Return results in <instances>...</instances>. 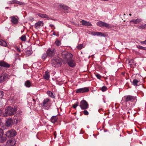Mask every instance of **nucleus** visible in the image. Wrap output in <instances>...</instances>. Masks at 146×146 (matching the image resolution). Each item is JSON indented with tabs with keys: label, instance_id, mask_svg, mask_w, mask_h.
<instances>
[{
	"label": "nucleus",
	"instance_id": "obj_15",
	"mask_svg": "<svg viewBox=\"0 0 146 146\" xmlns=\"http://www.w3.org/2000/svg\"><path fill=\"white\" fill-rule=\"evenodd\" d=\"M43 23L42 21H40L36 23L35 26V27L36 29H38L40 27L43 26Z\"/></svg>",
	"mask_w": 146,
	"mask_h": 146
},
{
	"label": "nucleus",
	"instance_id": "obj_20",
	"mask_svg": "<svg viewBox=\"0 0 146 146\" xmlns=\"http://www.w3.org/2000/svg\"><path fill=\"white\" fill-rule=\"evenodd\" d=\"M132 84L134 86H137L140 85V84L139 80L136 79H134L132 82Z\"/></svg>",
	"mask_w": 146,
	"mask_h": 146
},
{
	"label": "nucleus",
	"instance_id": "obj_27",
	"mask_svg": "<svg viewBox=\"0 0 146 146\" xmlns=\"http://www.w3.org/2000/svg\"><path fill=\"white\" fill-rule=\"evenodd\" d=\"M0 45L6 46L7 45V44L5 41H3L2 39H0Z\"/></svg>",
	"mask_w": 146,
	"mask_h": 146
},
{
	"label": "nucleus",
	"instance_id": "obj_22",
	"mask_svg": "<svg viewBox=\"0 0 146 146\" xmlns=\"http://www.w3.org/2000/svg\"><path fill=\"white\" fill-rule=\"evenodd\" d=\"M25 85L27 87H29L32 85V84L29 80H27L25 83Z\"/></svg>",
	"mask_w": 146,
	"mask_h": 146
},
{
	"label": "nucleus",
	"instance_id": "obj_2",
	"mask_svg": "<svg viewBox=\"0 0 146 146\" xmlns=\"http://www.w3.org/2000/svg\"><path fill=\"white\" fill-rule=\"evenodd\" d=\"M51 64L53 67H58L60 66L62 64V60L58 57L54 58L52 60Z\"/></svg>",
	"mask_w": 146,
	"mask_h": 146
},
{
	"label": "nucleus",
	"instance_id": "obj_51",
	"mask_svg": "<svg viewBox=\"0 0 146 146\" xmlns=\"http://www.w3.org/2000/svg\"><path fill=\"white\" fill-rule=\"evenodd\" d=\"M53 35H56L55 33L54 32H53Z\"/></svg>",
	"mask_w": 146,
	"mask_h": 146
},
{
	"label": "nucleus",
	"instance_id": "obj_53",
	"mask_svg": "<svg viewBox=\"0 0 146 146\" xmlns=\"http://www.w3.org/2000/svg\"><path fill=\"white\" fill-rule=\"evenodd\" d=\"M130 113V112L128 111V112H127V113Z\"/></svg>",
	"mask_w": 146,
	"mask_h": 146
},
{
	"label": "nucleus",
	"instance_id": "obj_23",
	"mask_svg": "<svg viewBox=\"0 0 146 146\" xmlns=\"http://www.w3.org/2000/svg\"><path fill=\"white\" fill-rule=\"evenodd\" d=\"M58 117L56 116H52L50 119V121L52 123H54L56 121Z\"/></svg>",
	"mask_w": 146,
	"mask_h": 146
},
{
	"label": "nucleus",
	"instance_id": "obj_43",
	"mask_svg": "<svg viewBox=\"0 0 146 146\" xmlns=\"http://www.w3.org/2000/svg\"><path fill=\"white\" fill-rule=\"evenodd\" d=\"M3 133V130L0 128V137H1V136H2Z\"/></svg>",
	"mask_w": 146,
	"mask_h": 146
},
{
	"label": "nucleus",
	"instance_id": "obj_47",
	"mask_svg": "<svg viewBox=\"0 0 146 146\" xmlns=\"http://www.w3.org/2000/svg\"><path fill=\"white\" fill-rule=\"evenodd\" d=\"M56 131L54 132V138H55L56 137Z\"/></svg>",
	"mask_w": 146,
	"mask_h": 146
},
{
	"label": "nucleus",
	"instance_id": "obj_16",
	"mask_svg": "<svg viewBox=\"0 0 146 146\" xmlns=\"http://www.w3.org/2000/svg\"><path fill=\"white\" fill-rule=\"evenodd\" d=\"M67 62L68 64L70 67H73L76 65V64L74 61L72 59L68 61Z\"/></svg>",
	"mask_w": 146,
	"mask_h": 146
},
{
	"label": "nucleus",
	"instance_id": "obj_56",
	"mask_svg": "<svg viewBox=\"0 0 146 146\" xmlns=\"http://www.w3.org/2000/svg\"><path fill=\"white\" fill-rule=\"evenodd\" d=\"M55 29V28L54 27V29Z\"/></svg>",
	"mask_w": 146,
	"mask_h": 146
},
{
	"label": "nucleus",
	"instance_id": "obj_52",
	"mask_svg": "<svg viewBox=\"0 0 146 146\" xmlns=\"http://www.w3.org/2000/svg\"><path fill=\"white\" fill-rule=\"evenodd\" d=\"M129 15L130 16H131L132 15L131 14V13H130L129 14Z\"/></svg>",
	"mask_w": 146,
	"mask_h": 146
},
{
	"label": "nucleus",
	"instance_id": "obj_55",
	"mask_svg": "<svg viewBox=\"0 0 146 146\" xmlns=\"http://www.w3.org/2000/svg\"><path fill=\"white\" fill-rule=\"evenodd\" d=\"M145 28H146V24H145Z\"/></svg>",
	"mask_w": 146,
	"mask_h": 146
},
{
	"label": "nucleus",
	"instance_id": "obj_12",
	"mask_svg": "<svg viewBox=\"0 0 146 146\" xmlns=\"http://www.w3.org/2000/svg\"><path fill=\"white\" fill-rule=\"evenodd\" d=\"M13 123V120L11 118H9L6 120V124L7 126L8 127L12 126Z\"/></svg>",
	"mask_w": 146,
	"mask_h": 146
},
{
	"label": "nucleus",
	"instance_id": "obj_19",
	"mask_svg": "<svg viewBox=\"0 0 146 146\" xmlns=\"http://www.w3.org/2000/svg\"><path fill=\"white\" fill-rule=\"evenodd\" d=\"M50 100L48 98L44 99L42 103L43 106L44 107H47Z\"/></svg>",
	"mask_w": 146,
	"mask_h": 146
},
{
	"label": "nucleus",
	"instance_id": "obj_5",
	"mask_svg": "<svg viewBox=\"0 0 146 146\" xmlns=\"http://www.w3.org/2000/svg\"><path fill=\"white\" fill-rule=\"evenodd\" d=\"M16 134L17 133L15 131L14 129H11L7 132L6 135L8 137H11L15 136Z\"/></svg>",
	"mask_w": 146,
	"mask_h": 146
},
{
	"label": "nucleus",
	"instance_id": "obj_50",
	"mask_svg": "<svg viewBox=\"0 0 146 146\" xmlns=\"http://www.w3.org/2000/svg\"><path fill=\"white\" fill-rule=\"evenodd\" d=\"M50 27H54V25H52V24H50Z\"/></svg>",
	"mask_w": 146,
	"mask_h": 146
},
{
	"label": "nucleus",
	"instance_id": "obj_32",
	"mask_svg": "<svg viewBox=\"0 0 146 146\" xmlns=\"http://www.w3.org/2000/svg\"><path fill=\"white\" fill-rule=\"evenodd\" d=\"M20 39L23 41H25L26 40V37L25 35H22L20 38Z\"/></svg>",
	"mask_w": 146,
	"mask_h": 146
},
{
	"label": "nucleus",
	"instance_id": "obj_45",
	"mask_svg": "<svg viewBox=\"0 0 146 146\" xmlns=\"http://www.w3.org/2000/svg\"><path fill=\"white\" fill-rule=\"evenodd\" d=\"M17 4L22 5H23L24 3L23 2H19L17 1Z\"/></svg>",
	"mask_w": 146,
	"mask_h": 146
},
{
	"label": "nucleus",
	"instance_id": "obj_6",
	"mask_svg": "<svg viewBox=\"0 0 146 146\" xmlns=\"http://www.w3.org/2000/svg\"><path fill=\"white\" fill-rule=\"evenodd\" d=\"M9 78V76L8 74L5 72H3L0 74V81L2 82Z\"/></svg>",
	"mask_w": 146,
	"mask_h": 146
},
{
	"label": "nucleus",
	"instance_id": "obj_40",
	"mask_svg": "<svg viewBox=\"0 0 146 146\" xmlns=\"http://www.w3.org/2000/svg\"><path fill=\"white\" fill-rule=\"evenodd\" d=\"M17 0H13L12 1H11L9 2V3L10 4H14V3H17Z\"/></svg>",
	"mask_w": 146,
	"mask_h": 146
},
{
	"label": "nucleus",
	"instance_id": "obj_33",
	"mask_svg": "<svg viewBox=\"0 0 146 146\" xmlns=\"http://www.w3.org/2000/svg\"><path fill=\"white\" fill-rule=\"evenodd\" d=\"M137 48L140 49H142L144 50H146V47H143L140 45L138 46H137Z\"/></svg>",
	"mask_w": 146,
	"mask_h": 146
},
{
	"label": "nucleus",
	"instance_id": "obj_41",
	"mask_svg": "<svg viewBox=\"0 0 146 146\" xmlns=\"http://www.w3.org/2000/svg\"><path fill=\"white\" fill-rule=\"evenodd\" d=\"M83 112L84 114L86 115H88L89 114L88 112L86 110H84Z\"/></svg>",
	"mask_w": 146,
	"mask_h": 146
},
{
	"label": "nucleus",
	"instance_id": "obj_35",
	"mask_svg": "<svg viewBox=\"0 0 146 146\" xmlns=\"http://www.w3.org/2000/svg\"><path fill=\"white\" fill-rule=\"evenodd\" d=\"M78 105V103L77 102L76 103L72 105L73 108L75 109H76V107Z\"/></svg>",
	"mask_w": 146,
	"mask_h": 146
},
{
	"label": "nucleus",
	"instance_id": "obj_14",
	"mask_svg": "<svg viewBox=\"0 0 146 146\" xmlns=\"http://www.w3.org/2000/svg\"><path fill=\"white\" fill-rule=\"evenodd\" d=\"M11 19V21L12 23L15 24H16L18 23V20L15 17V16H12L10 17Z\"/></svg>",
	"mask_w": 146,
	"mask_h": 146
},
{
	"label": "nucleus",
	"instance_id": "obj_30",
	"mask_svg": "<svg viewBox=\"0 0 146 146\" xmlns=\"http://www.w3.org/2000/svg\"><path fill=\"white\" fill-rule=\"evenodd\" d=\"M55 43L57 46H60L61 44V42L58 39L56 40L55 42Z\"/></svg>",
	"mask_w": 146,
	"mask_h": 146
},
{
	"label": "nucleus",
	"instance_id": "obj_25",
	"mask_svg": "<svg viewBox=\"0 0 146 146\" xmlns=\"http://www.w3.org/2000/svg\"><path fill=\"white\" fill-rule=\"evenodd\" d=\"M47 94L48 96L51 98H55V96H54L53 93L52 92L48 91L47 92Z\"/></svg>",
	"mask_w": 146,
	"mask_h": 146
},
{
	"label": "nucleus",
	"instance_id": "obj_46",
	"mask_svg": "<svg viewBox=\"0 0 146 146\" xmlns=\"http://www.w3.org/2000/svg\"><path fill=\"white\" fill-rule=\"evenodd\" d=\"M141 43L144 44H146V40H145L144 41H141Z\"/></svg>",
	"mask_w": 146,
	"mask_h": 146
},
{
	"label": "nucleus",
	"instance_id": "obj_36",
	"mask_svg": "<svg viewBox=\"0 0 146 146\" xmlns=\"http://www.w3.org/2000/svg\"><path fill=\"white\" fill-rule=\"evenodd\" d=\"M107 89V88L105 86H103L101 88V90L103 92L105 91Z\"/></svg>",
	"mask_w": 146,
	"mask_h": 146
},
{
	"label": "nucleus",
	"instance_id": "obj_34",
	"mask_svg": "<svg viewBox=\"0 0 146 146\" xmlns=\"http://www.w3.org/2000/svg\"><path fill=\"white\" fill-rule=\"evenodd\" d=\"M77 48L79 49V50H81L83 48V45L82 44H80L79 45H78L77 46Z\"/></svg>",
	"mask_w": 146,
	"mask_h": 146
},
{
	"label": "nucleus",
	"instance_id": "obj_13",
	"mask_svg": "<svg viewBox=\"0 0 146 146\" xmlns=\"http://www.w3.org/2000/svg\"><path fill=\"white\" fill-rule=\"evenodd\" d=\"M15 141L14 139H12L8 141L7 145V146H15Z\"/></svg>",
	"mask_w": 146,
	"mask_h": 146
},
{
	"label": "nucleus",
	"instance_id": "obj_49",
	"mask_svg": "<svg viewBox=\"0 0 146 146\" xmlns=\"http://www.w3.org/2000/svg\"><path fill=\"white\" fill-rule=\"evenodd\" d=\"M127 109H129V110H130L131 109V108L130 106H129V107H128L127 108Z\"/></svg>",
	"mask_w": 146,
	"mask_h": 146
},
{
	"label": "nucleus",
	"instance_id": "obj_37",
	"mask_svg": "<svg viewBox=\"0 0 146 146\" xmlns=\"http://www.w3.org/2000/svg\"><path fill=\"white\" fill-rule=\"evenodd\" d=\"M145 26V24L143 25H141V26L139 27V28L140 29H146Z\"/></svg>",
	"mask_w": 146,
	"mask_h": 146
},
{
	"label": "nucleus",
	"instance_id": "obj_42",
	"mask_svg": "<svg viewBox=\"0 0 146 146\" xmlns=\"http://www.w3.org/2000/svg\"><path fill=\"white\" fill-rule=\"evenodd\" d=\"M32 53V51L30 50H27L26 51V53L27 54H31Z\"/></svg>",
	"mask_w": 146,
	"mask_h": 146
},
{
	"label": "nucleus",
	"instance_id": "obj_9",
	"mask_svg": "<svg viewBox=\"0 0 146 146\" xmlns=\"http://www.w3.org/2000/svg\"><path fill=\"white\" fill-rule=\"evenodd\" d=\"M89 90V89L88 88L84 87L77 89L76 90V93H84L88 92Z\"/></svg>",
	"mask_w": 146,
	"mask_h": 146
},
{
	"label": "nucleus",
	"instance_id": "obj_54",
	"mask_svg": "<svg viewBox=\"0 0 146 146\" xmlns=\"http://www.w3.org/2000/svg\"><path fill=\"white\" fill-rule=\"evenodd\" d=\"M21 113H22V112H21L20 113V114H21Z\"/></svg>",
	"mask_w": 146,
	"mask_h": 146
},
{
	"label": "nucleus",
	"instance_id": "obj_11",
	"mask_svg": "<svg viewBox=\"0 0 146 146\" xmlns=\"http://www.w3.org/2000/svg\"><path fill=\"white\" fill-rule=\"evenodd\" d=\"M0 66L6 68H9L10 67V65L9 64L3 61H0Z\"/></svg>",
	"mask_w": 146,
	"mask_h": 146
},
{
	"label": "nucleus",
	"instance_id": "obj_39",
	"mask_svg": "<svg viewBox=\"0 0 146 146\" xmlns=\"http://www.w3.org/2000/svg\"><path fill=\"white\" fill-rule=\"evenodd\" d=\"M129 63L130 64V65L131 66L132 65L131 63H134V60L133 59H131L129 60Z\"/></svg>",
	"mask_w": 146,
	"mask_h": 146
},
{
	"label": "nucleus",
	"instance_id": "obj_18",
	"mask_svg": "<svg viewBox=\"0 0 146 146\" xmlns=\"http://www.w3.org/2000/svg\"><path fill=\"white\" fill-rule=\"evenodd\" d=\"M142 21V20L141 19H132L131 21H130V23H131L132 22H133L135 24H137V23H139L140 22H141Z\"/></svg>",
	"mask_w": 146,
	"mask_h": 146
},
{
	"label": "nucleus",
	"instance_id": "obj_48",
	"mask_svg": "<svg viewBox=\"0 0 146 146\" xmlns=\"http://www.w3.org/2000/svg\"><path fill=\"white\" fill-rule=\"evenodd\" d=\"M2 113V110L0 109V116H1Z\"/></svg>",
	"mask_w": 146,
	"mask_h": 146
},
{
	"label": "nucleus",
	"instance_id": "obj_38",
	"mask_svg": "<svg viewBox=\"0 0 146 146\" xmlns=\"http://www.w3.org/2000/svg\"><path fill=\"white\" fill-rule=\"evenodd\" d=\"M3 96V92L2 91H0V99H1Z\"/></svg>",
	"mask_w": 146,
	"mask_h": 146
},
{
	"label": "nucleus",
	"instance_id": "obj_10",
	"mask_svg": "<svg viewBox=\"0 0 146 146\" xmlns=\"http://www.w3.org/2000/svg\"><path fill=\"white\" fill-rule=\"evenodd\" d=\"M72 55L71 54L68 53L65 54V55H64V59L66 60V61L67 62L72 59Z\"/></svg>",
	"mask_w": 146,
	"mask_h": 146
},
{
	"label": "nucleus",
	"instance_id": "obj_57",
	"mask_svg": "<svg viewBox=\"0 0 146 146\" xmlns=\"http://www.w3.org/2000/svg\"><path fill=\"white\" fill-rule=\"evenodd\" d=\"M1 81H0V83H1Z\"/></svg>",
	"mask_w": 146,
	"mask_h": 146
},
{
	"label": "nucleus",
	"instance_id": "obj_8",
	"mask_svg": "<svg viewBox=\"0 0 146 146\" xmlns=\"http://www.w3.org/2000/svg\"><path fill=\"white\" fill-rule=\"evenodd\" d=\"M97 25L100 27H105L109 28L110 27V25L106 23L99 21L96 23Z\"/></svg>",
	"mask_w": 146,
	"mask_h": 146
},
{
	"label": "nucleus",
	"instance_id": "obj_17",
	"mask_svg": "<svg viewBox=\"0 0 146 146\" xmlns=\"http://www.w3.org/2000/svg\"><path fill=\"white\" fill-rule=\"evenodd\" d=\"M81 22L82 23V25H83L91 26H92L91 23L89 22H87L84 20H82L81 21Z\"/></svg>",
	"mask_w": 146,
	"mask_h": 146
},
{
	"label": "nucleus",
	"instance_id": "obj_4",
	"mask_svg": "<svg viewBox=\"0 0 146 146\" xmlns=\"http://www.w3.org/2000/svg\"><path fill=\"white\" fill-rule=\"evenodd\" d=\"M79 106L82 110L86 109L88 108L89 106L88 103L84 100H82L81 101Z\"/></svg>",
	"mask_w": 146,
	"mask_h": 146
},
{
	"label": "nucleus",
	"instance_id": "obj_28",
	"mask_svg": "<svg viewBox=\"0 0 146 146\" xmlns=\"http://www.w3.org/2000/svg\"><path fill=\"white\" fill-rule=\"evenodd\" d=\"M60 7L65 10H68V9L69 8L68 6L64 5H60Z\"/></svg>",
	"mask_w": 146,
	"mask_h": 146
},
{
	"label": "nucleus",
	"instance_id": "obj_44",
	"mask_svg": "<svg viewBox=\"0 0 146 146\" xmlns=\"http://www.w3.org/2000/svg\"><path fill=\"white\" fill-rule=\"evenodd\" d=\"M96 76L99 79H100L101 78V76L99 74H96Z\"/></svg>",
	"mask_w": 146,
	"mask_h": 146
},
{
	"label": "nucleus",
	"instance_id": "obj_3",
	"mask_svg": "<svg viewBox=\"0 0 146 146\" xmlns=\"http://www.w3.org/2000/svg\"><path fill=\"white\" fill-rule=\"evenodd\" d=\"M56 51V50L54 48H48L46 52L48 55V57L51 58L54 56Z\"/></svg>",
	"mask_w": 146,
	"mask_h": 146
},
{
	"label": "nucleus",
	"instance_id": "obj_21",
	"mask_svg": "<svg viewBox=\"0 0 146 146\" xmlns=\"http://www.w3.org/2000/svg\"><path fill=\"white\" fill-rule=\"evenodd\" d=\"M49 77L50 75L49 72L47 71H46L44 75V78L45 79L48 80H49Z\"/></svg>",
	"mask_w": 146,
	"mask_h": 146
},
{
	"label": "nucleus",
	"instance_id": "obj_26",
	"mask_svg": "<svg viewBox=\"0 0 146 146\" xmlns=\"http://www.w3.org/2000/svg\"><path fill=\"white\" fill-rule=\"evenodd\" d=\"M38 15L39 17L41 18H45L46 19L48 18V16L46 14L39 13Z\"/></svg>",
	"mask_w": 146,
	"mask_h": 146
},
{
	"label": "nucleus",
	"instance_id": "obj_24",
	"mask_svg": "<svg viewBox=\"0 0 146 146\" xmlns=\"http://www.w3.org/2000/svg\"><path fill=\"white\" fill-rule=\"evenodd\" d=\"M92 34L93 35L101 36H103L102 33L99 32H93L92 33Z\"/></svg>",
	"mask_w": 146,
	"mask_h": 146
},
{
	"label": "nucleus",
	"instance_id": "obj_1",
	"mask_svg": "<svg viewBox=\"0 0 146 146\" xmlns=\"http://www.w3.org/2000/svg\"><path fill=\"white\" fill-rule=\"evenodd\" d=\"M17 110V107L16 106H14V108L8 107L6 109L5 112L3 114V116L6 117L8 116H12L16 113Z\"/></svg>",
	"mask_w": 146,
	"mask_h": 146
},
{
	"label": "nucleus",
	"instance_id": "obj_7",
	"mask_svg": "<svg viewBox=\"0 0 146 146\" xmlns=\"http://www.w3.org/2000/svg\"><path fill=\"white\" fill-rule=\"evenodd\" d=\"M126 102H133L136 99V97L131 96H127L124 97Z\"/></svg>",
	"mask_w": 146,
	"mask_h": 146
},
{
	"label": "nucleus",
	"instance_id": "obj_31",
	"mask_svg": "<svg viewBox=\"0 0 146 146\" xmlns=\"http://www.w3.org/2000/svg\"><path fill=\"white\" fill-rule=\"evenodd\" d=\"M0 139L1 142H4L6 140L7 138L5 137H3V135L2 136H1V137H0Z\"/></svg>",
	"mask_w": 146,
	"mask_h": 146
},
{
	"label": "nucleus",
	"instance_id": "obj_29",
	"mask_svg": "<svg viewBox=\"0 0 146 146\" xmlns=\"http://www.w3.org/2000/svg\"><path fill=\"white\" fill-rule=\"evenodd\" d=\"M47 57H48V55L46 52V53H44L43 54L42 56V60H44Z\"/></svg>",
	"mask_w": 146,
	"mask_h": 146
}]
</instances>
